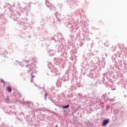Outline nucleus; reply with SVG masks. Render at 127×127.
<instances>
[{
    "instance_id": "20e7f679",
    "label": "nucleus",
    "mask_w": 127,
    "mask_h": 127,
    "mask_svg": "<svg viewBox=\"0 0 127 127\" xmlns=\"http://www.w3.org/2000/svg\"><path fill=\"white\" fill-rule=\"evenodd\" d=\"M1 82H2V83H3L4 82V80H1Z\"/></svg>"
},
{
    "instance_id": "f257e3e1",
    "label": "nucleus",
    "mask_w": 127,
    "mask_h": 127,
    "mask_svg": "<svg viewBox=\"0 0 127 127\" xmlns=\"http://www.w3.org/2000/svg\"><path fill=\"white\" fill-rule=\"evenodd\" d=\"M110 123V121L109 120H105L103 121V122L102 123V126L103 127H105V126H106V125H108Z\"/></svg>"
},
{
    "instance_id": "f03ea898",
    "label": "nucleus",
    "mask_w": 127,
    "mask_h": 127,
    "mask_svg": "<svg viewBox=\"0 0 127 127\" xmlns=\"http://www.w3.org/2000/svg\"><path fill=\"white\" fill-rule=\"evenodd\" d=\"M6 90L7 91H8V92H9V93H10V92H11V87H10V86H7L6 88Z\"/></svg>"
},
{
    "instance_id": "7ed1b4c3",
    "label": "nucleus",
    "mask_w": 127,
    "mask_h": 127,
    "mask_svg": "<svg viewBox=\"0 0 127 127\" xmlns=\"http://www.w3.org/2000/svg\"><path fill=\"white\" fill-rule=\"evenodd\" d=\"M69 107V105H67L66 106H63V108L64 109H68V107Z\"/></svg>"
}]
</instances>
